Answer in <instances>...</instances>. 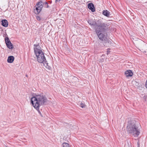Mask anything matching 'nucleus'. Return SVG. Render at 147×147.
<instances>
[{
  "label": "nucleus",
  "instance_id": "f257e3e1",
  "mask_svg": "<svg viewBox=\"0 0 147 147\" xmlns=\"http://www.w3.org/2000/svg\"><path fill=\"white\" fill-rule=\"evenodd\" d=\"M126 129L128 133L134 137H137L140 133L139 126L134 120L128 121Z\"/></svg>",
  "mask_w": 147,
  "mask_h": 147
},
{
  "label": "nucleus",
  "instance_id": "f03ea898",
  "mask_svg": "<svg viewBox=\"0 0 147 147\" xmlns=\"http://www.w3.org/2000/svg\"><path fill=\"white\" fill-rule=\"evenodd\" d=\"M34 52L38 62L43 63L47 68L50 69V67L48 65V63L47 62L44 53L40 46L38 45L35 44L34 45Z\"/></svg>",
  "mask_w": 147,
  "mask_h": 147
},
{
  "label": "nucleus",
  "instance_id": "7ed1b4c3",
  "mask_svg": "<svg viewBox=\"0 0 147 147\" xmlns=\"http://www.w3.org/2000/svg\"><path fill=\"white\" fill-rule=\"evenodd\" d=\"M47 101V98L42 94L36 95L31 99V103L33 107L38 109V107L44 105Z\"/></svg>",
  "mask_w": 147,
  "mask_h": 147
},
{
  "label": "nucleus",
  "instance_id": "20e7f679",
  "mask_svg": "<svg viewBox=\"0 0 147 147\" xmlns=\"http://www.w3.org/2000/svg\"><path fill=\"white\" fill-rule=\"evenodd\" d=\"M108 26L107 24L103 23L100 27L97 28L95 31L99 39L101 40H107V36L106 33L104 32L106 28H107Z\"/></svg>",
  "mask_w": 147,
  "mask_h": 147
},
{
  "label": "nucleus",
  "instance_id": "39448f33",
  "mask_svg": "<svg viewBox=\"0 0 147 147\" xmlns=\"http://www.w3.org/2000/svg\"><path fill=\"white\" fill-rule=\"evenodd\" d=\"M88 23L91 25H93L94 26L95 30L97 28L100 27L102 25H103V23H102L101 20H98L95 22L92 19H90L88 21Z\"/></svg>",
  "mask_w": 147,
  "mask_h": 147
},
{
  "label": "nucleus",
  "instance_id": "423d86ee",
  "mask_svg": "<svg viewBox=\"0 0 147 147\" xmlns=\"http://www.w3.org/2000/svg\"><path fill=\"white\" fill-rule=\"evenodd\" d=\"M88 8L92 12L95 11V8L94 6V4L92 3H90L88 4Z\"/></svg>",
  "mask_w": 147,
  "mask_h": 147
},
{
  "label": "nucleus",
  "instance_id": "0eeeda50",
  "mask_svg": "<svg viewBox=\"0 0 147 147\" xmlns=\"http://www.w3.org/2000/svg\"><path fill=\"white\" fill-rule=\"evenodd\" d=\"M104 41L103 43L104 45L106 47H108L111 44V42L107 38V40H104Z\"/></svg>",
  "mask_w": 147,
  "mask_h": 147
},
{
  "label": "nucleus",
  "instance_id": "6e6552de",
  "mask_svg": "<svg viewBox=\"0 0 147 147\" xmlns=\"http://www.w3.org/2000/svg\"><path fill=\"white\" fill-rule=\"evenodd\" d=\"M125 75L126 77H131L133 75V73L130 70H128L125 72Z\"/></svg>",
  "mask_w": 147,
  "mask_h": 147
},
{
  "label": "nucleus",
  "instance_id": "1a4fd4ad",
  "mask_svg": "<svg viewBox=\"0 0 147 147\" xmlns=\"http://www.w3.org/2000/svg\"><path fill=\"white\" fill-rule=\"evenodd\" d=\"M14 59V57L13 56H9L7 59V62L9 63H12Z\"/></svg>",
  "mask_w": 147,
  "mask_h": 147
},
{
  "label": "nucleus",
  "instance_id": "9d476101",
  "mask_svg": "<svg viewBox=\"0 0 147 147\" xmlns=\"http://www.w3.org/2000/svg\"><path fill=\"white\" fill-rule=\"evenodd\" d=\"M2 25L5 27H7L8 26V22L7 20H3L2 21Z\"/></svg>",
  "mask_w": 147,
  "mask_h": 147
},
{
  "label": "nucleus",
  "instance_id": "9b49d317",
  "mask_svg": "<svg viewBox=\"0 0 147 147\" xmlns=\"http://www.w3.org/2000/svg\"><path fill=\"white\" fill-rule=\"evenodd\" d=\"M102 14L108 17H109L110 15V12L107 10L103 11Z\"/></svg>",
  "mask_w": 147,
  "mask_h": 147
},
{
  "label": "nucleus",
  "instance_id": "f8f14e48",
  "mask_svg": "<svg viewBox=\"0 0 147 147\" xmlns=\"http://www.w3.org/2000/svg\"><path fill=\"white\" fill-rule=\"evenodd\" d=\"M42 9V8L41 7L37 6L36 8V10L37 11V13H36V14H38L41 10Z\"/></svg>",
  "mask_w": 147,
  "mask_h": 147
},
{
  "label": "nucleus",
  "instance_id": "ddd939ff",
  "mask_svg": "<svg viewBox=\"0 0 147 147\" xmlns=\"http://www.w3.org/2000/svg\"><path fill=\"white\" fill-rule=\"evenodd\" d=\"M6 45L7 46V47L10 49H12L13 48V45L11 43L10 44L9 43L7 44Z\"/></svg>",
  "mask_w": 147,
  "mask_h": 147
},
{
  "label": "nucleus",
  "instance_id": "4468645a",
  "mask_svg": "<svg viewBox=\"0 0 147 147\" xmlns=\"http://www.w3.org/2000/svg\"><path fill=\"white\" fill-rule=\"evenodd\" d=\"M42 1H40L37 4H36V5L37 6H38V7H41V8H42L43 5H42Z\"/></svg>",
  "mask_w": 147,
  "mask_h": 147
},
{
  "label": "nucleus",
  "instance_id": "2eb2a0df",
  "mask_svg": "<svg viewBox=\"0 0 147 147\" xmlns=\"http://www.w3.org/2000/svg\"><path fill=\"white\" fill-rule=\"evenodd\" d=\"M5 42L6 44L9 43L10 44H11V42L9 40V39L8 37H6L5 39Z\"/></svg>",
  "mask_w": 147,
  "mask_h": 147
},
{
  "label": "nucleus",
  "instance_id": "dca6fc26",
  "mask_svg": "<svg viewBox=\"0 0 147 147\" xmlns=\"http://www.w3.org/2000/svg\"><path fill=\"white\" fill-rule=\"evenodd\" d=\"M63 147H70L69 144L66 143H64L63 144Z\"/></svg>",
  "mask_w": 147,
  "mask_h": 147
},
{
  "label": "nucleus",
  "instance_id": "f3484780",
  "mask_svg": "<svg viewBox=\"0 0 147 147\" xmlns=\"http://www.w3.org/2000/svg\"><path fill=\"white\" fill-rule=\"evenodd\" d=\"M80 106V107L82 108H84L86 106V105L85 104L82 102L81 103Z\"/></svg>",
  "mask_w": 147,
  "mask_h": 147
},
{
  "label": "nucleus",
  "instance_id": "a211bd4d",
  "mask_svg": "<svg viewBox=\"0 0 147 147\" xmlns=\"http://www.w3.org/2000/svg\"><path fill=\"white\" fill-rule=\"evenodd\" d=\"M35 108L36 109V110L38 111V113L40 115V116L41 117H42V114L39 110V107H38V109L36 108Z\"/></svg>",
  "mask_w": 147,
  "mask_h": 147
},
{
  "label": "nucleus",
  "instance_id": "6ab92c4d",
  "mask_svg": "<svg viewBox=\"0 0 147 147\" xmlns=\"http://www.w3.org/2000/svg\"><path fill=\"white\" fill-rule=\"evenodd\" d=\"M36 19L38 21H40L42 20V19L40 18V16H36Z\"/></svg>",
  "mask_w": 147,
  "mask_h": 147
},
{
  "label": "nucleus",
  "instance_id": "aec40b11",
  "mask_svg": "<svg viewBox=\"0 0 147 147\" xmlns=\"http://www.w3.org/2000/svg\"><path fill=\"white\" fill-rule=\"evenodd\" d=\"M73 79L74 80H75L76 82L78 81V78L76 77H74L73 78Z\"/></svg>",
  "mask_w": 147,
  "mask_h": 147
},
{
  "label": "nucleus",
  "instance_id": "412c9836",
  "mask_svg": "<svg viewBox=\"0 0 147 147\" xmlns=\"http://www.w3.org/2000/svg\"><path fill=\"white\" fill-rule=\"evenodd\" d=\"M137 145L138 146V147H140V143L139 141H138L137 142Z\"/></svg>",
  "mask_w": 147,
  "mask_h": 147
},
{
  "label": "nucleus",
  "instance_id": "4be33fe9",
  "mask_svg": "<svg viewBox=\"0 0 147 147\" xmlns=\"http://www.w3.org/2000/svg\"><path fill=\"white\" fill-rule=\"evenodd\" d=\"M145 86L146 88H147V79L145 83Z\"/></svg>",
  "mask_w": 147,
  "mask_h": 147
},
{
  "label": "nucleus",
  "instance_id": "5701e85b",
  "mask_svg": "<svg viewBox=\"0 0 147 147\" xmlns=\"http://www.w3.org/2000/svg\"><path fill=\"white\" fill-rule=\"evenodd\" d=\"M61 0H56L55 3H57L58 2H59Z\"/></svg>",
  "mask_w": 147,
  "mask_h": 147
},
{
  "label": "nucleus",
  "instance_id": "b1692460",
  "mask_svg": "<svg viewBox=\"0 0 147 147\" xmlns=\"http://www.w3.org/2000/svg\"><path fill=\"white\" fill-rule=\"evenodd\" d=\"M45 4H46L47 5L48 4V3L47 2H46L45 3Z\"/></svg>",
  "mask_w": 147,
  "mask_h": 147
},
{
  "label": "nucleus",
  "instance_id": "393cba45",
  "mask_svg": "<svg viewBox=\"0 0 147 147\" xmlns=\"http://www.w3.org/2000/svg\"><path fill=\"white\" fill-rule=\"evenodd\" d=\"M47 7V8H48V7H49V5H48V4L47 5V7Z\"/></svg>",
  "mask_w": 147,
  "mask_h": 147
},
{
  "label": "nucleus",
  "instance_id": "a878e982",
  "mask_svg": "<svg viewBox=\"0 0 147 147\" xmlns=\"http://www.w3.org/2000/svg\"><path fill=\"white\" fill-rule=\"evenodd\" d=\"M108 52H109V51H107Z\"/></svg>",
  "mask_w": 147,
  "mask_h": 147
},
{
  "label": "nucleus",
  "instance_id": "bb28decb",
  "mask_svg": "<svg viewBox=\"0 0 147 147\" xmlns=\"http://www.w3.org/2000/svg\"><path fill=\"white\" fill-rule=\"evenodd\" d=\"M108 52H109V51H107Z\"/></svg>",
  "mask_w": 147,
  "mask_h": 147
}]
</instances>
